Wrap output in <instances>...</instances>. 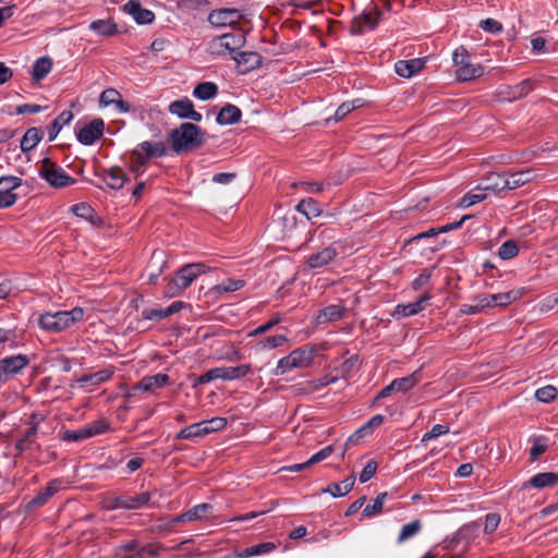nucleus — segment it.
Wrapping results in <instances>:
<instances>
[{"mask_svg": "<svg viewBox=\"0 0 558 558\" xmlns=\"http://www.w3.org/2000/svg\"><path fill=\"white\" fill-rule=\"evenodd\" d=\"M171 148L177 154L191 151L205 144V132L196 124L184 122L169 134Z\"/></svg>", "mask_w": 558, "mask_h": 558, "instance_id": "1", "label": "nucleus"}, {"mask_svg": "<svg viewBox=\"0 0 558 558\" xmlns=\"http://www.w3.org/2000/svg\"><path fill=\"white\" fill-rule=\"evenodd\" d=\"M320 240L331 241L328 245L319 248L318 251L310 254L306 257V267L311 270L324 268L331 264L339 254V243L337 242V232L333 229H323L318 233Z\"/></svg>", "mask_w": 558, "mask_h": 558, "instance_id": "2", "label": "nucleus"}, {"mask_svg": "<svg viewBox=\"0 0 558 558\" xmlns=\"http://www.w3.org/2000/svg\"><path fill=\"white\" fill-rule=\"evenodd\" d=\"M84 316V310L80 306L71 311H58L56 313H45L39 317V325L49 332H61L76 322H81Z\"/></svg>", "mask_w": 558, "mask_h": 558, "instance_id": "3", "label": "nucleus"}, {"mask_svg": "<svg viewBox=\"0 0 558 558\" xmlns=\"http://www.w3.org/2000/svg\"><path fill=\"white\" fill-rule=\"evenodd\" d=\"M246 43L245 34L241 28H235L231 33H226L220 36H216L208 43L207 51L215 56L230 54L233 57L239 50H241Z\"/></svg>", "mask_w": 558, "mask_h": 558, "instance_id": "4", "label": "nucleus"}, {"mask_svg": "<svg viewBox=\"0 0 558 558\" xmlns=\"http://www.w3.org/2000/svg\"><path fill=\"white\" fill-rule=\"evenodd\" d=\"M252 371L251 364L239 366H222L208 369L195 379L193 387L205 385L216 379L234 380L245 377Z\"/></svg>", "mask_w": 558, "mask_h": 558, "instance_id": "5", "label": "nucleus"}, {"mask_svg": "<svg viewBox=\"0 0 558 558\" xmlns=\"http://www.w3.org/2000/svg\"><path fill=\"white\" fill-rule=\"evenodd\" d=\"M38 175L54 189L66 187L76 182V180L69 175L63 168L49 158H44L41 160L38 168Z\"/></svg>", "mask_w": 558, "mask_h": 558, "instance_id": "6", "label": "nucleus"}, {"mask_svg": "<svg viewBox=\"0 0 558 558\" xmlns=\"http://www.w3.org/2000/svg\"><path fill=\"white\" fill-rule=\"evenodd\" d=\"M208 270L209 267L204 263H192L181 267L171 281L170 289L173 290L172 293L186 289L199 275Z\"/></svg>", "mask_w": 558, "mask_h": 558, "instance_id": "7", "label": "nucleus"}, {"mask_svg": "<svg viewBox=\"0 0 558 558\" xmlns=\"http://www.w3.org/2000/svg\"><path fill=\"white\" fill-rule=\"evenodd\" d=\"M380 16L381 11L379 10L378 4L372 2L360 16L354 19L353 25L351 27L352 34L362 35L366 28H376Z\"/></svg>", "mask_w": 558, "mask_h": 558, "instance_id": "8", "label": "nucleus"}, {"mask_svg": "<svg viewBox=\"0 0 558 558\" xmlns=\"http://www.w3.org/2000/svg\"><path fill=\"white\" fill-rule=\"evenodd\" d=\"M243 19L242 13L238 9L221 8L213 10L208 16V23L216 28L234 27Z\"/></svg>", "mask_w": 558, "mask_h": 558, "instance_id": "9", "label": "nucleus"}, {"mask_svg": "<svg viewBox=\"0 0 558 558\" xmlns=\"http://www.w3.org/2000/svg\"><path fill=\"white\" fill-rule=\"evenodd\" d=\"M22 179L15 175H3L0 178V208L13 206L17 199L16 189L22 185Z\"/></svg>", "mask_w": 558, "mask_h": 558, "instance_id": "10", "label": "nucleus"}, {"mask_svg": "<svg viewBox=\"0 0 558 558\" xmlns=\"http://www.w3.org/2000/svg\"><path fill=\"white\" fill-rule=\"evenodd\" d=\"M29 364V359L24 354L7 356L0 360V386L9 378L20 374Z\"/></svg>", "mask_w": 558, "mask_h": 558, "instance_id": "11", "label": "nucleus"}, {"mask_svg": "<svg viewBox=\"0 0 558 558\" xmlns=\"http://www.w3.org/2000/svg\"><path fill=\"white\" fill-rule=\"evenodd\" d=\"M480 527L481 523L478 521H473L464 524L457 531L454 536L449 541V543L446 545V548L453 550L459 543L463 542V550H468L470 545L478 536Z\"/></svg>", "mask_w": 558, "mask_h": 558, "instance_id": "12", "label": "nucleus"}, {"mask_svg": "<svg viewBox=\"0 0 558 558\" xmlns=\"http://www.w3.org/2000/svg\"><path fill=\"white\" fill-rule=\"evenodd\" d=\"M168 110L171 114H175L180 119L199 122L203 118V116L194 109L193 102L186 97L172 101Z\"/></svg>", "mask_w": 558, "mask_h": 558, "instance_id": "13", "label": "nucleus"}, {"mask_svg": "<svg viewBox=\"0 0 558 558\" xmlns=\"http://www.w3.org/2000/svg\"><path fill=\"white\" fill-rule=\"evenodd\" d=\"M104 129V121L101 119H94L76 133L77 141L83 145H93L102 136Z\"/></svg>", "mask_w": 558, "mask_h": 558, "instance_id": "14", "label": "nucleus"}, {"mask_svg": "<svg viewBox=\"0 0 558 558\" xmlns=\"http://www.w3.org/2000/svg\"><path fill=\"white\" fill-rule=\"evenodd\" d=\"M231 59L234 60L238 71L242 74L251 72L262 65V56L255 51L239 50Z\"/></svg>", "mask_w": 558, "mask_h": 558, "instance_id": "15", "label": "nucleus"}, {"mask_svg": "<svg viewBox=\"0 0 558 558\" xmlns=\"http://www.w3.org/2000/svg\"><path fill=\"white\" fill-rule=\"evenodd\" d=\"M150 497L151 495L148 492H143L135 496H119L113 500V508L137 510L147 505L150 500Z\"/></svg>", "mask_w": 558, "mask_h": 558, "instance_id": "16", "label": "nucleus"}, {"mask_svg": "<svg viewBox=\"0 0 558 558\" xmlns=\"http://www.w3.org/2000/svg\"><path fill=\"white\" fill-rule=\"evenodd\" d=\"M347 313V307L343 303L331 304L316 314L315 320L318 325L335 323L341 320Z\"/></svg>", "mask_w": 558, "mask_h": 558, "instance_id": "17", "label": "nucleus"}, {"mask_svg": "<svg viewBox=\"0 0 558 558\" xmlns=\"http://www.w3.org/2000/svg\"><path fill=\"white\" fill-rule=\"evenodd\" d=\"M506 174L492 172L482 179V182L476 187L477 191L490 192L498 194L502 191H508Z\"/></svg>", "mask_w": 558, "mask_h": 558, "instance_id": "18", "label": "nucleus"}, {"mask_svg": "<svg viewBox=\"0 0 558 558\" xmlns=\"http://www.w3.org/2000/svg\"><path fill=\"white\" fill-rule=\"evenodd\" d=\"M123 11L130 14L137 24H149L154 21L155 14L144 9L138 0H130L123 7Z\"/></svg>", "mask_w": 558, "mask_h": 558, "instance_id": "19", "label": "nucleus"}, {"mask_svg": "<svg viewBox=\"0 0 558 558\" xmlns=\"http://www.w3.org/2000/svg\"><path fill=\"white\" fill-rule=\"evenodd\" d=\"M61 481L56 478L50 481L46 488L40 490L28 504L26 505L27 510H33L43 507L47 501L59 490Z\"/></svg>", "mask_w": 558, "mask_h": 558, "instance_id": "20", "label": "nucleus"}, {"mask_svg": "<svg viewBox=\"0 0 558 558\" xmlns=\"http://www.w3.org/2000/svg\"><path fill=\"white\" fill-rule=\"evenodd\" d=\"M425 65V60L422 58H414L410 60H399L395 64L396 73L405 78H410L421 70H423Z\"/></svg>", "mask_w": 558, "mask_h": 558, "instance_id": "21", "label": "nucleus"}, {"mask_svg": "<svg viewBox=\"0 0 558 558\" xmlns=\"http://www.w3.org/2000/svg\"><path fill=\"white\" fill-rule=\"evenodd\" d=\"M429 299H430V295L428 293H425L415 302H412L409 304H398L395 307L392 316L393 317H409V316L416 315L417 313H420L421 311L424 310V303L427 302Z\"/></svg>", "mask_w": 558, "mask_h": 558, "instance_id": "22", "label": "nucleus"}, {"mask_svg": "<svg viewBox=\"0 0 558 558\" xmlns=\"http://www.w3.org/2000/svg\"><path fill=\"white\" fill-rule=\"evenodd\" d=\"M211 505L209 504H199L191 508L184 513H181L177 517H174L171 522L174 524L179 523H185V522H193L199 519H203L207 515L209 510L211 509Z\"/></svg>", "mask_w": 558, "mask_h": 558, "instance_id": "23", "label": "nucleus"}, {"mask_svg": "<svg viewBox=\"0 0 558 558\" xmlns=\"http://www.w3.org/2000/svg\"><path fill=\"white\" fill-rule=\"evenodd\" d=\"M101 179L105 185L112 190H121L128 180L120 167H111L108 170H104Z\"/></svg>", "mask_w": 558, "mask_h": 558, "instance_id": "24", "label": "nucleus"}, {"mask_svg": "<svg viewBox=\"0 0 558 558\" xmlns=\"http://www.w3.org/2000/svg\"><path fill=\"white\" fill-rule=\"evenodd\" d=\"M316 351L313 348L301 347L294 349L290 354V359L294 362L296 368H304L312 364Z\"/></svg>", "mask_w": 558, "mask_h": 558, "instance_id": "25", "label": "nucleus"}, {"mask_svg": "<svg viewBox=\"0 0 558 558\" xmlns=\"http://www.w3.org/2000/svg\"><path fill=\"white\" fill-rule=\"evenodd\" d=\"M242 112L241 110L231 104L226 105L221 108L217 116V123L221 125H229L238 123L241 120Z\"/></svg>", "mask_w": 558, "mask_h": 558, "instance_id": "26", "label": "nucleus"}, {"mask_svg": "<svg viewBox=\"0 0 558 558\" xmlns=\"http://www.w3.org/2000/svg\"><path fill=\"white\" fill-rule=\"evenodd\" d=\"M355 483V475L351 474L347 478H344L342 482L339 483H331L326 489H324V493H329L332 497H342L349 494Z\"/></svg>", "mask_w": 558, "mask_h": 558, "instance_id": "27", "label": "nucleus"}, {"mask_svg": "<svg viewBox=\"0 0 558 558\" xmlns=\"http://www.w3.org/2000/svg\"><path fill=\"white\" fill-rule=\"evenodd\" d=\"M37 433L35 428L26 429L16 440L15 450L17 451L16 456H21L23 452L27 450H32L36 445L39 448V445L36 444Z\"/></svg>", "mask_w": 558, "mask_h": 558, "instance_id": "28", "label": "nucleus"}, {"mask_svg": "<svg viewBox=\"0 0 558 558\" xmlns=\"http://www.w3.org/2000/svg\"><path fill=\"white\" fill-rule=\"evenodd\" d=\"M44 132L39 128H29L21 140V150L28 153L33 150L41 141Z\"/></svg>", "mask_w": 558, "mask_h": 558, "instance_id": "29", "label": "nucleus"}, {"mask_svg": "<svg viewBox=\"0 0 558 558\" xmlns=\"http://www.w3.org/2000/svg\"><path fill=\"white\" fill-rule=\"evenodd\" d=\"M89 29L99 36L110 37L118 34V25L111 19L96 20L89 24Z\"/></svg>", "mask_w": 558, "mask_h": 558, "instance_id": "30", "label": "nucleus"}, {"mask_svg": "<svg viewBox=\"0 0 558 558\" xmlns=\"http://www.w3.org/2000/svg\"><path fill=\"white\" fill-rule=\"evenodd\" d=\"M534 179V171L532 169L517 171L510 174H506L508 191L515 190Z\"/></svg>", "mask_w": 558, "mask_h": 558, "instance_id": "31", "label": "nucleus"}, {"mask_svg": "<svg viewBox=\"0 0 558 558\" xmlns=\"http://www.w3.org/2000/svg\"><path fill=\"white\" fill-rule=\"evenodd\" d=\"M73 113L70 110H63L48 126L49 141L52 142L61 129L73 120Z\"/></svg>", "mask_w": 558, "mask_h": 558, "instance_id": "32", "label": "nucleus"}, {"mask_svg": "<svg viewBox=\"0 0 558 558\" xmlns=\"http://www.w3.org/2000/svg\"><path fill=\"white\" fill-rule=\"evenodd\" d=\"M523 294H524L523 289H515V290H510L508 292L492 294L490 299L493 301V307L507 306V305L515 302L520 298H522Z\"/></svg>", "mask_w": 558, "mask_h": 558, "instance_id": "33", "label": "nucleus"}, {"mask_svg": "<svg viewBox=\"0 0 558 558\" xmlns=\"http://www.w3.org/2000/svg\"><path fill=\"white\" fill-rule=\"evenodd\" d=\"M169 381V376L167 374H156L153 376L144 377L137 385L136 389L143 391H149L155 388L163 387Z\"/></svg>", "mask_w": 558, "mask_h": 558, "instance_id": "34", "label": "nucleus"}, {"mask_svg": "<svg viewBox=\"0 0 558 558\" xmlns=\"http://www.w3.org/2000/svg\"><path fill=\"white\" fill-rule=\"evenodd\" d=\"M527 484L534 488L551 487L558 484V474L551 472L538 473L532 476Z\"/></svg>", "mask_w": 558, "mask_h": 558, "instance_id": "35", "label": "nucleus"}, {"mask_svg": "<svg viewBox=\"0 0 558 558\" xmlns=\"http://www.w3.org/2000/svg\"><path fill=\"white\" fill-rule=\"evenodd\" d=\"M296 210L305 215L307 219L318 217L322 214L319 203L311 197L300 201Z\"/></svg>", "mask_w": 558, "mask_h": 558, "instance_id": "36", "label": "nucleus"}, {"mask_svg": "<svg viewBox=\"0 0 558 558\" xmlns=\"http://www.w3.org/2000/svg\"><path fill=\"white\" fill-rule=\"evenodd\" d=\"M140 148L145 153L146 158L163 157L168 155V147L161 142L145 141L140 144Z\"/></svg>", "mask_w": 558, "mask_h": 558, "instance_id": "37", "label": "nucleus"}, {"mask_svg": "<svg viewBox=\"0 0 558 558\" xmlns=\"http://www.w3.org/2000/svg\"><path fill=\"white\" fill-rule=\"evenodd\" d=\"M52 61L48 57H41L37 59L33 64L32 76L33 80L38 82L45 78L51 71Z\"/></svg>", "mask_w": 558, "mask_h": 558, "instance_id": "38", "label": "nucleus"}, {"mask_svg": "<svg viewBox=\"0 0 558 558\" xmlns=\"http://www.w3.org/2000/svg\"><path fill=\"white\" fill-rule=\"evenodd\" d=\"M218 94V86L213 82H203L194 87L193 96L201 100H208Z\"/></svg>", "mask_w": 558, "mask_h": 558, "instance_id": "39", "label": "nucleus"}, {"mask_svg": "<svg viewBox=\"0 0 558 558\" xmlns=\"http://www.w3.org/2000/svg\"><path fill=\"white\" fill-rule=\"evenodd\" d=\"M483 74V68L480 65L468 62L462 68L456 70V75L459 81H471Z\"/></svg>", "mask_w": 558, "mask_h": 558, "instance_id": "40", "label": "nucleus"}, {"mask_svg": "<svg viewBox=\"0 0 558 558\" xmlns=\"http://www.w3.org/2000/svg\"><path fill=\"white\" fill-rule=\"evenodd\" d=\"M112 375H113L112 368H105V369L98 371L94 374L83 376L82 378L78 379V383L81 384V386H85L87 384L99 385L101 383H105L109 378H111Z\"/></svg>", "mask_w": 558, "mask_h": 558, "instance_id": "41", "label": "nucleus"}, {"mask_svg": "<svg viewBox=\"0 0 558 558\" xmlns=\"http://www.w3.org/2000/svg\"><path fill=\"white\" fill-rule=\"evenodd\" d=\"M206 436L202 422L191 424L182 428L177 435L175 439H196Z\"/></svg>", "mask_w": 558, "mask_h": 558, "instance_id": "42", "label": "nucleus"}, {"mask_svg": "<svg viewBox=\"0 0 558 558\" xmlns=\"http://www.w3.org/2000/svg\"><path fill=\"white\" fill-rule=\"evenodd\" d=\"M274 549H276L275 543H271V542L259 543V544H256V545L245 548L240 556L244 557V558H248V557H253V556L268 554V553L272 551Z\"/></svg>", "mask_w": 558, "mask_h": 558, "instance_id": "43", "label": "nucleus"}, {"mask_svg": "<svg viewBox=\"0 0 558 558\" xmlns=\"http://www.w3.org/2000/svg\"><path fill=\"white\" fill-rule=\"evenodd\" d=\"M387 498V493L379 494L376 498L372 499L369 504L363 509V517H374L381 512L384 500Z\"/></svg>", "mask_w": 558, "mask_h": 558, "instance_id": "44", "label": "nucleus"}, {"mask_svg": "<svg viewBox=\"0 0 558 558\" xmlns=\"http://www.w3.org/2000/svg\"><path fill=\"white\" fill-rule=\"evenodd\" d=\"M422 529V523L420 520H414L408 524H404L400 531L398 536V543L401 544L409 538L415 536Z\"/></svg>", "mask_w": 558, "mask_h": 558, "instance_id": "45", "label": "nucleus"}, {"mask_svg": "<svg viewBox=\"0 0 558 558\" xmlns=\"http://www.w3.org/2000/svg\"><path fill=\"white\" fill-rule=\"evenodd\" d=\"M287 341H288V338L284 335L268 336V337L262 339L257 343V347L260 350H272V349L283 345Z\"/></svg>", "mask_w": 558, "mask_h": 558, "instance_id": "46", "label": "nucleus"}, {"mask_svg": "<svg viewBox=\"0 0 558 558\" xmlns=\"http://www.w3.org/2000/svg\"><path fill=\"white\" fill-rule=\"evenodd\" d=\"M518 254L519 246L517 242L513 240H508L504 242L498 248V256L504 260L511 259L515 257Z\"/></svg>", "mask_w": 558, "mask_h": 558, "instance_id": "47", "label": "nucleus"}, {"mask_svg": "<svg viewBox=\"0 0 558 558\" xmlns=\"http://www.w3.org/2000/svg\"><path fill=\"white\" fill-rule=\"evenodd\" d=\"M418 383V378L416 374H411L409 376L397 378L392 380L393 386L397 391L407 392L411 390Z\"/></svg>", "mask_w": 558, "mask_h": 558, "instance_id": "48", "label": "nucleus"}, {"mask_svg": "<svg viewBox=\"0 0 558 558\" xmlns=\"http://www.w3.org/2000/svg\"><path fill=\"white\" fill-rule=\"evenodd\" d=\"M534 88L531 80H523L519 84L510 87V99H518L526 96Z\"/></svg>", "mask_w": 558, "mask_h": 558, "instance_id": "49", "label": "nucleus"}, {"mask_svg": "<svg viewBox=\"0 0 558 558\" xmlns=\"http://www.w3.org/2000/svg\"><path fill=\"white\" fill-rule=\"evenodd\" d=\"M205 435H209L215 432L223 429L227 425V418L221 416H215L210 420L202 421Z\"/></svg>", "mask_w": 558, "mask_h": 558, "instance_id": "50", "label": "nucleus"}, {"mask_svg": "<svg viewBox=\"0 0 558 558\" xmlns=\"http://www.w3.org/2000/svg\"><path fill=\"white\" fill-rule=\"evenodd\" d=\"M244 284H245L244 280L229 278V279L223 280L221 283L217 284L215 287V290L218 293L233 292V291H238V290L242 289L244 287Z\"/></svg>", "mask_w": 558, "mask_h": 558, "instance_id": "51", "label": "nucleus"}, {"mask_svg": "<svg viewBox=\"0 0 558 558\" xmlns=\"http://www.w3.org/2000/svg\"><path fill=\"white\" fill-rule=\"evenodd\" d=\"M88 437H94L109 430L110 424L104 420H97L85 426Z\"/></svg>", "mask_w": 558, "mask_h": 558, "instance_id": "52", "label": "nucleus"}, {"mask_svg": "<svg viewBox=\"0 0 558 558\" xmlns=\"http://www.w3.org/2000/svg\"><path fill=\"white\" fill-rule=\"evenodd\" d=\"M557 389L553 385L538 388L535 391V398L544 403H549L556 399Z\"/></svg>", "mask_w": 558, "mask_h": 558, "instance_id": "53", "label": "nucleus"}, {"mask_svg": "<svg viewBox=\"0 0 558 558\" xmlns=\"http://www.w3.org/2000/svg\"><path fill=\"white\" fill-rule=\"evenodd\" d=\"M485 191H477L475 189V191H472L468 194H465L461 201H460V205L464 208H468L470 206H473L482 201H484L486 198V194L484 193Z\"/></svg>", "mask_w": 558, "mask_h": 558, "instance_id": "54", "label": "nucleus"}, {"mask_svg": "<svg viewBox=\"0 0 558 558\" xmlns=\"http://www.w3.org/2000/svg\"><path fill=\"white\" fill-rule=\"evenodd\" d=\"M295 368L294 362H292L290 356L287 355L278 361L277 366L272 369L271 374L274 376H282Z\"/></svg>", "mask_w": 558, "mask_h": 558, "instance_id": "55", "label": "nucleus"}, {"mask_svg": "<svg viewBox=\"0 0 558 558\" xmlns=\"http://www.w3.org/2000/svg\"><path fill=\"white\" fill-rule=\"evenodd\" d=\"M71 209L75 216L86 219L88 221H93L94 209L89 204L78 203L73 205Z\"/></svg>", "mask_w": 558, "mask_h": 558, "instance_id": "56", "label": "nucleus"}, {"mask_svg": "<svg viewBox=\"0 0 558 558\" xmlns=\"http://www.w3.org/2000/svg\"><path fill=\"white\" fill-rule=\"evenodd\" d=\"M547 440L543 437H535L533 439V446L530 450V457L532 461H535L541 454L547 450Z\"/></svg>", "mask_w": 558, "mask_h": 558, "instance_id": "57", "label": "nucleus"}, {"mask_svg": "<svg viewBox=\"0 0 558 558\" xmlns=\"http://www.w3.org/2000/svg\"><path fill=\"white\" fill-rule=\"evenodd\" d=\"M169 317L167 308H145L142 312V318L147 320H156L159 322Z\"/></svg>", "mask_w": 558, "mask_h": 558, "instance_id": "58", "label": "nucleus"}, {"mask_svg": "<svg viewBox=\"0 0 558 558\" xmlns=\"http://www.w3.org/2000/svg\"><path fill=\"white\" fill-rule=\"evenodd\" d=\"M478 26L486 33L489 34H499L502 32L504 26L502 24L495 20V19H485L482 20L478 24Z\"/></svg>", "mask_w": 558, "mask_h": 558, "instance_id": "59", "label": "nucleus"}, {"mask_svg": "<svg viewBox=\"0 0 558 558\" xmlns=\"http://www.w3.org/2000/svg\"><path fill=\"white\" fill-rule=\"evenodd\" d=\"M469 59V51L463 46L458 47L452 53V61L457 69H460L470 62Z\"/></svg>", "mask_w": 558, "mask_h": 558, "instance_id": "60", "label": "nucleus"}, {"mask_svg": "<svg viewBox=\"0 0 558 558\" xmlns=\"http://www.w3.org/2000/svg\"><path fill=\"white\" fill-rule=\"evenodd\" d=\"M500 523V515L495 512L487 513L484 522V533H494Z\"/></svg>", "mask_w": 558, "mask_h": 558, "instance_id": "61", "label": "nucleus"}, {"mask_svg": "<svg viewBox=\"0 0 558 558\" xmlns=\"http://www.w3.org/2000/svg\"><path fill=\"white\" fill-rule=\"evenodd\" d=\"M449 426L442 424H436L432 427V429L425 433L422 437V442L435 439L441 435H446L449 433Z\"/></svg>", "mask_w": 558, "mask_h": 558, "instance_id": "62", "label": "nucleus"}, {"mask_svg": "<svg viewBox=\"0 0 558 558\" xmlns=\"http://www.w3.org/2000/svg\"><path fill=\"white\" fill-rule=\"evenodd\" d=\"M89 437L87 435L85 426L77 430L68 429L61 436V439L64 441H81Z\"/></svg>", "mask_w": 558, "mask_h": 558, "instance_id": "63", "label": "nucleus"}, {"mask_svg": "<svg viewBox=\"0 0 558 558\" xmlns=\"http://www.w3.org/2000/svg\"><path fill=\"white\" fill-rule=\"evenodd\" d=\"M120 98V93L114 88H107L100 95V104L104 106L114 105Z\"/></svg>", "mask_w": 558, "mask_h": 558, "instance_id": "64", "label": "nucleus"}]
</instances>
